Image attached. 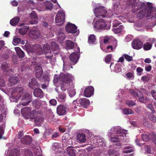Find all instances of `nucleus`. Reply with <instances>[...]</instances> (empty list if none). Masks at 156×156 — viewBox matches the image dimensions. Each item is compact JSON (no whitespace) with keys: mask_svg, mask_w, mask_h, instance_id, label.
<instances>
[{"mask_svg":"<svg viewBox=\"0 0 156 156\" xmlns=\"http://www.w3.org/2000/svg\"><path fill=\"white\" fill-rule=\"evenodd\" d=\"M115 130V131L118 135L116 136L112 137L110 138L111 141L113 143H116L118 142L119 140H124V137L126 136L127 134L125 131L124 130L119 128H116Z\"/></svg>","mask_w":156,"mask_h":156,"instance_id":"f257e3e1","label":"nucleus"},{"mask_svg":"<svg viewBox=\"0 0 156 156\" xmlns=\"http://www.w3.org/2000/svg\"><path fill=\"white\" fill-rule=\"evenodd\" d=\"M73 104L74 105H76L79 107L86 108L89 105L90 102L87 99L83 98L74 100Z\"/></svg>","mask_w":156,"mask_h":156,"instance_id":"f03ea898","label":"nucleus"},{"mask_svg":"<svg viewBox=\"0 0 156 156\" xmlns=\"http://www.w3.org/2000/svg\"><path fill=\"white\" fill-rule=\"evenodd\" d=\"M26 50L29 54L34 52L38 55H41L43 53L42 47L39 45L36 44L33 46L32 48L31 46H29L26 48Z\"/></svg>","mask_w":156,"mask_h":156,"instance_id":"7ed1b4c3","label":"nucleus"},{"mask_svg":"<svg viewBox=\"0 0 156 156\" xmlns=\"http://www.w3.org/2000/svg\"><path fill=\"white\" fill-rule=\"evenodd\" d=\"M94 14L95 16L97 17H99L100 16L103 17H105L106 16L108 17L107 14V12L105 7L101 6L97 7L95 9Z\"/></svg>","mask_w":156,"mask_h":156,"instance_id":"20e7f679","label":"nucleus"},{"mask_svg":"<svg viewBox=\"0 0 156 156\" xmlns=\"http://www.w3.org/2000/svg\"><path fill=\"white\" fill-rule=\"evenodd\" d=\"M24 89L22 87H16L12 91L11 95L16 99H19L24 93Z\"/></svg>","mask_w":156,"mask_h":156,"instance_id":"39448f33","label":"nucleus"},{"mask_svg":"<svg viewBox=\"0 0 156 156\" xmlns=\"http://www.w3.org/2000/svg\"><path fill=\"white\" fill-rule=\"evenodd\" d=\"M65 15L64 13L62 11H59L56 16L55 20L58 25L60 26L64 22Z\"/></svg>","mask_w":156,"mask_h":156,"instance_id":"423d86ee","label":"nucleus"},{"mask_svg":"<svg viewBox=\"0 0 156 156\" xmlns=\"http://www.w3.org/2000/svg\"><path fill=\"white\" fill-rule=\"evenodd\" d=\"M59 80L63 83L68 84L72 80V75L69 73L61 74L59 76Z\"/></svg>","mask_w":156,"mask_h":156,"instance_id":"0eeeda50","label":"nucleus"},{"mask_svg":"<svg viewBox=\"0 0 156 156\" xmlns=\"http://www.w3.org/2000/svg\"><path fill=\"white\" fill-rule=\"evenodd\" d=\"M23 102L21 105L25 106L29 105L32 100V96L29 93H26L23 95L22 99Z\"/></svg>","mask_w":156,"mask_h":156,"instance_id":"6e6552de","label":"nucleus"},{"mask_svg":"<svg viewBox=\"0 0 156 156\" xmlns=\"http://www.w3.org/2000/svg\"><path fill=\"white\" fill-rule=\"evenodd\" d=\"M43 50L45 55L46 57L49 59L51 61L52 57V54L49 45L48 44H44L43 47Z\"/></svg>","mask_w":156,"mask_h":156,"instance_id":"1a4fd4ad","label":"nucleus"},{"mask_svg":"<svg viewBox=\"0 0 156 156\" xmlns=\"http://www.w3.org/2000/svg\"><path fill=\"white\" fill-rule=\"evenodd\" d=\"M106 26L105 22L103 19H100L97 21L94 25L96 29H100L104 28Z\"/></svg>","mask_w":156,"mask_h":156,"instance_id":"9d476101","label":"nucleus"},{"mask_svg":"<svg viewBox=\"0 0 156 156\" xmlns=\"http://www.w3.org/2000/svg\"><path fill=\"white\" fill-rule=\"evenodd\" d=\"M66 31L69 33L74 34L77 31V27L74 24L69 23L67 24L65 27Z\"/></svg>","mask_w":156,"mask_h":156,"instance_id":"9b49d317","label":"nucleus"},{"mask_svg":"<svg viewBox=\"0 0 156 156\" xmlns=\"http://www.w3.org/2000/svg\"><path fill=\"white\" fill-rule=\"evenodd\" d=\"M132 44L133 48L137 50L141 49L143 46V43L138 39L133 40Z\"/></svg>","mask_w":156,"mask_h":156,"instance_id":"f8f14e48","label":"nucleus"},{"mask_svg":"<svg viewBox=\"0 0 156 156\" xmlns=\"http://www.w3.org/2000/svg\"><path fill=\"white\" fill-rule=\"evenodd\" d=\"M40 32L38 30H32L29 31V36L33 39H37L40 36Z\"/></svg>","mask_w":156,"mask_h":156,"instance_id":"ddd939ff","label":"nucleus"},{"mask_svg":"<svg viewBox=\"0 0 156 156\" xmlns=\"http://www.w3.org/2000/svg\"><path fill=\"white\" fill-rule=\"evenodd\" d=\"M57 114L60 116L66 114V107L62 105H59L57 108Z\"/></svg>","mask_w":156,"mask_h":156,"instance_id":"4468645a","label":"nucleus"},{"mask_svg":"<svg viewBox=\"0 0 156 156\" xmlns=\"http://www.w3.org/2000/svg\"><path fill=\"white\" fill-rule=\"evenodd\" d=\"M94 91V88L91 86L86 88L84 91V96L87 98L90 97L93 94Z\"/></svg>","mask_w":156,"mask_h":156,"instance_id":"2eb2a0df","label":"nucleus"},{"mask_svg":"<svg viewBox=\"0 0 156 156\" xmlns=\"http://www.w3.org/2000/svg\"><path fill=\"white\" fill-rule=\"evenodd\" d=\"M51 48L55 53L57 54L60 51L58 44L55 41H52L51 43Z\"/></svg>","mask_w":156,"mask_h":156,"instance_id":"dca6fc26","label":"nucleus"},{"mask_svg":"<svg viewBox=\"0 0 156 156\" xmlns=\"http://www.w3.org/2000/svg\"><path fill=\"white\" fill-rule=\"evenodd\" d=\"M34 96L36 97L41 98L44 96V94L42 90L39 88H35L33 91Z\"/></svg>","mask_w":156,"mask_h":156,"instance_id":"f3484780","label":"nucleus"},{"mask_svg":"<svg viewBox=\"0 0 156 156\" xmlns=\"http://www.w3.org/2000/svg\"><path fill=\"white\" fill-rule=\"evenodd\" d=\"M21 140L23 144L29 145L32 142V138L29 135H26Z\"/></svg>","mask_w":156,"mask_h":156,"instance_id":"a211bd4d","label":"nucleus"},{"mask_svg":"<svg viewBox=\"0 0 156 156\" xmlns=\"http://www.w3.org/2000/svg\"><path fill=\"white\" fill-rule=\"evenodd\" d=\"M31 109L29 107H25L21 110V112L23 116L26 119L29 118V115Z\"/></svg>","mask_w":156,"mask_h":156,"instance_id":"6ab92c4d","label":"nucleus"},{"mask_svg":"<svg viewBox=\"0 0 156 156\" xmlns=\"http://www.w3.org/2000/svg\"><path fill=\"white\" fill-rule=\"evenodd\" d=\"M130 2V5H133L132 7V9L133 12H135L138 10L139 9L138 6L137 5H138V2H137L135 3L136 0H129Z\"/></svg>","mask_w":156,"mask_h":156,"instance_id":"aec40b11","label":"nucleus"},{"mask_svg":"<svg viewBox=\"0 0 156 156\" xmlns=\"http://www.w3.org/2000/svg\"><path fill=\"white\" fill-rule=\"evenodd\" d=\"M78 54L76 52H73L70 55V60L72 62L76 63L77 62L79 59Z\"/></svg>","mask_w":156,"mask_h":156,"instance_id":"412c9836","label":"nucleus"},{"mask_svg":"<svg viewBox=\"0 0 156 156\" xmlns=\"http://www.w3.org/2000/svg\"><path fill=\"white\" fill-rule=\"evenodd\" d=\"M76 139L80 143H84L85 142L86 140L85 134L82 133L78 134Z\"/></svg>","mask_w":156,"mask_h":156,"instance_id":"4be33fe9","label":"nucleus"},{"mask_svg":"<svg viewBox=\"0 0 156 156\" xmlns=\"http://www.w3.org/2000/svg\"><path fill=\"white\" fill-rule=\"evenodd\" d=\"M66 37L64 34L62 32H59L58 33L57 39L58 42L62 44L63 43V41L65 39Z\"/></svg>","mask_w":156,"mask_h":156,"instance_id":"5701e85b","label":"nucleus"},{"mask_svg":"<svg viewBox=\"0 0 156 156\" xmlns=\"http://www.w3.org/2000/svg\"><path fill=\"white\" fill-rule=\"evenodd\" d=\"M66 98V94L63 92H59L58 93V96L57 97L58 100L61 102H64Z\"/></svg>","mask_w":156,"mask_h":156,"instance_id":"b1692460","label":"nucleus"},{"mask_svg":"<svg viewBox=\"0 0 156 156\" xmlns=\"http://www.w3.org/2000/svg\"><path fill=\"white\" fill-rule=\"evenodd\" d=\"M15 50L19 58H23L24 57L25 55L24 52L19 47L15 48Z\"/></svg>","mask_w":156,"mask_h":156,"instance_id":"393cba45","label":"nucleus"},{"mask_svg":"<svg viewBox=\"0 0 156 156\" xmlns=\"http://www.w3.org/2000/svg\"><path fill=\"white\" fill-rule=\"evenodd\" d=\"M66 48L68 49H73L74 47L75 44L74 43L69 40H66Z\"/></svg>","mask_w":156,"mask_h":156,"instance_id":"a878e982","label":"nucleus"},{"mask_svg":"<svg viewBox=\"0 0 156 156\" xmlns=\"http://www.w3.org/2000/svg\"><path fill=\"white\" fill-rule=\"evenodd\" d=\"M38 83L34 79H32L31 81L28 84V86L31 89H34L37 87Z\"/></svg>","mask_w":156,"mask_h":156,"instance_id":"bb28decb","label":"nucleus"},{"mask_svg":"<svg viewBox=\"0 0 156 156\" xmlns=\"http://www.w3.org/2000/svg\"><path fill=\"white\" fill-rule=\"evenodd\" d=\"M29 29L28 26H23L20 27L19 29V32L22 35H24Z\"/></svg>","mask_w":156,"mask_h":156,"instance_id":"cd10ccee","label":"nucleus"},{"mask_svg":"<svg viewBox=\"0 0 156 156\" xmlns=\"http://www.w3.org/2000/svg\"><path fill=\"white\" fill-rule=\"evenodd\" d=\"M20 153V150L18 148H15L12 150L9 156H18Z\"/></svg>","mask_w":156,"mask_h":156,"instance_id":"c85d7f7f","label":"nucleus"},{"mask_svg":"<svg viewBox=\"0 0 156 156\" xmlns=\"http://www.w3.org/2000/svg\"><path fill=\"white\" fill-rule=\"evenodd\" d=\"M68 154L70 156H76L75 152L72 147H68L67 148Z\"/></svg>","mask_w":156,"mask_h":156,"instance_id":"c756f323","label":"nucleus"},{"mask_svg":"<svg viewBox=\"0 0 156 156\" xmlns=\"http://www.w3.org/2000/svg\"><path fill=\"white\" fill-rule=\"evenodd\" d=\"M96 37L94 34H91L88 37V42L89 44H93L96 41Z\"/></svg>","mask_w":156,"mask_h":156,"instance_id":"7c9ffc66","label":"nucleus"},{"mask_svg":"<svg viewBox=\"0 0 156 156\" xmlns=\"http://www.w3.org/2000/svg\"><path fill=\"white\" fill-rule=\"evenodd\" d=\"M130 92L133 94L136 98L137 97L139 98L140 97L143 95L142 93L140 91H136L133 90H130Z\"/></svg>","mask_w":156,"mask_h":156,"instance_id":"2f4dec72","label":"nucleus"},{"mask_svg":"<svg viewBox=\"0 0 156 156\" xmlns=\"http://www.w3.org/2000/svg\"><path fill=\"white\" fill-rule=\"evenodd\" d=\"M96 143L98 147L101 146L104 143V138L98 136L96 138Z\"/></svg>","mask_w":156,"mask_h":156,"instance_id":"473e14b6","label":"nucleus"},{"mask_svg":"<svg viewBox=\"0 0 156 156\" xmlns=\"http://www.w3.org/2000/svg\"><path fill=\"white\" fill-rule=\"evenodd\" d=\"M9 81L11 83L15 84L18 82L19 79L17 76H13L10 77L9 79Z\"/></svg>","mask_w":156,"mask_h":156,"instance_id":"72a5a7b5","label":"nucleus"},{"mask_svg":"<svg viewBox=\"0 0 156 156\" xmlns=\"http://www.w3.org/2000/svg\"><path fill=\"white\" fill-rule=\"evenodd\" d=\"M19 18H14L12 19L10 22V24L13 26H16L20 21Z\"/></svg>","mask_w":156,"mask_h":156,"instance_id":"f704fd0d","label":"nucleus"},{"mask_svg":"<svg viewBox=\"0 0 156 156\" xmlns=\"http://www.w3.org/2000/svg\"><path fill=\"white\" fill-rule=\"evenodd\" d=\"M147 12V10L144 9V10H141L139 11L137 14V16L138 17L141 18L144 17Z\"/></svg>","mask_w":156,"mask_h":156,"instance_id":"c9c22d12","label":"nucleus"},{"mask_svg":"<svg viewBox=\"0 0 156 156\" xmlns=\"http://www.w3.org/2000/svg\"><path fill=\"white\" fill-rule=\"evenodd\" d=\"M44 4L45 6L46 9L51 10L52 8V3L50 2L46 1L44 2Z\"/></svg>","mask_w":156,"mask_h":156,"instance_id":"e433bc0d","label":"nucleus"},{"mask_svg":"<svg viewBox=\"0 0 156 156\" xmlns=\"http://www.w3.org/2000/svg\"><path fill=\"white\" fill-rule=\"evenodd\" d=\"M152 44L149 43L148 42L145 43L143 45V48L145 50H149L151 49L152 48Z\"/></svg>","mask_w":156,"mask_h":156,"instance_id":"4c0bfd02","label":"nucleus"},{"mask_svg":"<svg viewBox=\"0 0 156 156\" xmlns=\"http://www.w3.org/2000/svg\"><path fill=\"white\" fill-rule=\"evenodd\" d=\"M37 114V111L35 109L33 110L32 111H31L29 115V117L31 119H34L36 117L35 115Z\"/></svg>","mask_w":156,"mask_h":156,"instance_id":"58836bf2","label":"nucleus"},{"mask_svg":"<svg viewBox=\"0 0 156 156\" xmlns=\"http://www.w3.org/2000/svg\"><path fill=\"white\" fill-rule=\"evenodd\" d=\"M123 113L125 115H129L133 114L134 112L132 109L129 108H124L123 110Z\"/></svg>","mask_w":156,"mask_h":156,"instance_id":"ea45409f","label":"nucleus"},{"mask_svg":"<svg viewBox=\"0 0 156 156\" xmlns=\"http://www.w3.org/2000/svg\"><path fill=\"white\" fill-rule=\"evenodd\" d=\"M23 151H24V153L25 154V155L29 156H34V155L33 153L30 150L26 148H24L23 149Z\"/></svg>","mask_w":156,"mask_h":156,"instance_id":"a19ab883","label":"nucleus"},{"mask_svg":"<svg viewBox=\"0 0 156 156\" xmlns=\"http://www.w3.org/2000/svg\"><path fill=\"white\" fill-rule=\"evenodd\" d=\"M113 30L115 33H119L122 32V27L121 25H120L116 27H114L113 29Z\"/></svg>","mask_w":156,"mask_h":156,"instance_id":"79ce46f5","label":"nucleus"},{"mask_svg":"<svg viewBox=\"0 0 156 156\" xmlns=\"http://www.w3.org/2000/svg\"><path fill=\"white\" fill-rule=\"evenodd\" d=\"M143 96V94L142 96H141V97H140L139 98L140 101L142 103H144L147 102L149 100V98H144Z\"/></svg>","mask_w":156,"mask_h":156,"instance_id":"37998d69","label":"nucleus"},{"mask_svg":"<svg viewBox=\"0 0 156 156\" xmlns=\"http://www.w3.org/2000/svg\"><path fill=\"white\" fill-rule=\"evenodd\" d=\"M44 118L41 116H37L35 118L34 121L36 122L41 123L43 122Z\"/></svg>","mask_w":156,"mask_h":156,"instance_id":"c03bdc74","label":"nucleus"},{"mask_svg":"<svg viewBox=\"0 0 156 156\" xmlns=\"http://www.w3.org/2000/svg\"><path fill=\"white\" fill-rule=\"evenodd\" d=\"M1 68L5 71H7L9 69L8 64L7 63H4L1 66Z\"/></svg>","mask_w":156,"mask_h":156,"instance_id":"a18cd8bd","label":"nucleus"},{"mask_svg":"<svg viewBox=\"0 0 156 156\" xmlns=\"http://www.w3.org/2000/svg\"><path fill=\"white\" fill-rule=\"evenodd\" d=\"M30 16L32 19H38V17L35 11H32L30 13Z\"/></svg>","mask_w":156,"mask_h":156,"instance_id":"49530a36","label":"nucleus"},{"mask_svg":"<svg viewBox=\"0 0 156 156\" xmlns=\"http://www.w3.org/2000/svg\"><path fill=\"white\" fill-rule=\"evenodd\" d=\"M126 105L129 107H132L136 105V103L133 100L128 101H126Z\"/></svg>","mask_w":156,"mask_h":156,"instance_id":"de8ad7c7","label":"nucleus"},{"mask_svg":"<svg viewBox=\"0 0 156 156\" xmlns=\"http://www.w3.org/2000/svg\"><path fill=\"white\" fill-rule=\"evenodd\" d=\"M123 56L127 61L130 62L133 60L132 57L130 56L127 54H124L123 55Z\"/></svg>","mask_w":156,"mask_h":156,"instance_id":"09e8293b","label":"nucleus"},{"mask_svg":"<svg viewBox=\"0 0 156 156\" xmlns=\"http://www.w3.org/2000/svg\"><path fill=\"white\" fill-rule=\"evenodd\" d=\"M20 41V38H16L13 39L12 43L15 45H16L19 43Z\"/></svg>","mask_w":156,"mask_h":156,"instance_id":"8fccbe9b","label":"nucleus"},{"mask_svg":"<svg viewBox=\"0 0 156 156\" xmlns=\"http://www.w3.org/2000/svg\"><path fill=\"white\" fill-rule=\"evenodd\" d=\"M147 107L148 108L150 109L151 110L152 114H154L155 113V111L152 104H148L147 106Z\"/></svg>","mask_w":156,"mask_h":156,"instance_id":"3c124183","label":"nucleus"},{"mask_svg":"<svg viewBox=\"0 0 156 156\" xmlns=\"http://www.w3.org/2000/svg\"><path fill=\"white\" fill-rule=\"evenodd\" d=\"M142 138L143 141L147 142L149 140V136L146 135H143L142 136Z\"/></svg>","mask_w":156,"mask_h":156,"instance_id":"603ef678","label":"nucleus"},{"mask_svg":"<svg viewBox=\"0 0 156 156\" xmlns=\"http://www.w3.org/2000/svg\"><path fill=\"white\" fill-rule=\"evenodd\" d=\"M121 69L119 65L116 64L115 67L114 71L116 73H119L121 70Z\"/></svg>","mask_w":156,"mask_h":156,"instance_id":"864d4df0","label":"nucleus"},{"mask_svg":"<svg viewBox=\"0 0 156 156\" xmlns=\"http://www.w3.org/2000/svg\"><path fill=\"white\" fill-rule=\"evenodd\" d=\"M112 58V55L109 54L107 55L105 58V62L108 63L111 60Z\"/></svg>","mask_w":156,"mask_h":156,"instance_id":"5fc2aeb1","label":"nucleus"},{"mask_svg":"<svg viewBox=\"0 0 156 156\" xmlns=\"http://www.w3.org/2000/svg\"><path fill=\"white\" fill-rule=\"evenodd\" d=\"M37 23L38 19H32L30 21L29 23L28 24H36Z\"/></svg>","mask_w":156,"mask_h":156,"instance_id":"6e6d98bb","label":"nucleus"},{"mask_svg":"<svg viewBox=\"0 0 156 156\" xmlns=\"http://www.w3.org/2000/svg\"><path fill=\"white\" fill-rule=\"evenodd\" d=\"M34 70L36 72L37 71H43L41 66H36L34 67Z\"/></svg>","mask_w":156,"mask_h":156,"instance_id":"4d7b16f0","label":"nucleus"},{"mask_svg":"<svg viewBox=\"0 0 156 156\" xmlns=\"http://www.w3.org/2000/svg\"><path fill=\"white\" fill-rule=\"evenodd\" d=\"M43 72V71H37V72H36V77L38 78H41L42 76V74Z\"/></svg>","mask_w":156,"mask_h":156,"instance_id":"13d9d810","label":"nucleus"},{"mask_svg":"<svg viewBox=\"0 0 156 156\" xmlns=\"http://www.w3.org/2000/svg\"><path fill=\"white\" fill-rule=\"evenodd\" d=\"M140 8L141 9V10H144L145 9L147 10V7H146L145 4L144 2L141 3L140 5Z\"/></svg>","mask_w":156,"mask_h":156,"instance_id":"bf43d9fd","label":"nucleus"},{"mask_svg":"<svg viewBox=\"0 0 156 156\" xmlns=\"http://www.w3.org/2000/svg\"><path fill=\"white\" fill-rule=\"evenodd\" d=\"M147 5L149 9L148 10H151V11H152V9L153 7V5L152 3L148 2L147 3Z\"/></svg>","mask_w":156,"mask_h":156,"instance_id":"052dcab7","label":"nucleus"},{"mask_svg":"<svg viewBox=\"0 0 156 156\" xmlns=\"http://www.w3.org/2000/svg\"><path fill=\"white\" fill-rule=\"evenodd\" d=\"M49 103L52 105H55L57 103V101L55 99H52L49 101Z\"/></svg>","mask_w":156,"mask_h":156,"instance_id":"680f3d73","label":"nucleus"},{"mask_svg":"<svg viewBox=\"0 0 156 156\" xmlns=\"http://www.w3.org/2000/svg\"><path fill=\"white\" fill-rule=\"evenodd\" d=\"M4 133V131L2 126H0V138L2 137Z\"/></svg>","mask_w":156,"mask_h":156,"instance_id":"e2e57ef3","label":"nucleus"},{"mask_svg":"<svg viewBox=\"0 0 156 156\" xmlns=\"http://www.w3.org/2000/svg\"><path fill=\"white\" fill-rule=\"evenodd\" d=\"M143 69L140 67H138L136 69V72L140 75H141V73L143 72Z\"/></svg>","mask_w":156,"mask_h":156,"instance_id":"0e129e2a","label":"nucleus"},{"mask_svg":"<svg viewBox=\"0 0 156 156\" xmlns=\"http://www.w3.org/2000/svg\"><path fill=\"white\" fill-rule=\"evenodd\" d=\"M134 150L133 148H130V149H129L128 150H124L123 152L124 153H129L132 152Z\"/></svg>","mask_w":156,"mask_h":156,"instance_id":"69168bd1","label":"nucleus"},{"mask_svg":"<svg viewBox=\"0 0 156 156\" xmlns=\"http://www.w3.org/2000/svg\"><path fill=\"white\" fill-rule=\"evenodd\" d=\"M151 94L153 98L156 100V92L152 90L151 91Z\"/></svg>","mask_w":156,"mask_h":156,"instance_id":"338daca9","label":"nucleus"},{"mask_svg":"<svg viewBox=\"0 0 156 156\" xmlns=\"http://www.w3.org/2000/svg\"><path fill=\"white\" fill-rule=\"evenodd\" d=\"M43 78L44 80L46 81H48L49 80V76L48 75H45L43 76Z\"/></svg>","mask_w":156,"mask_h":156,"instance_id":"774afa93","label":"nucleus"}]
</instances>
